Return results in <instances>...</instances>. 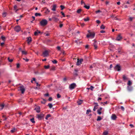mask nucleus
Segmentation results:
<instances>
[{
  "label": "nucleus",
  "instance_id": "obj_1",
  "mask_svg": "<svg viewBox=\"0 0 135 135\" xmlns=\"http://www.w3.org/2000/svg\"><path fill=\"white\" fill-rule=\"evenodd\" d=\"M41 26H44L46 25L47 23V21L45 19H42L40 22Z\"/></svg>",
  "mask_w": 135,
  "mask_h": 135
},
{
  "label": "nucleus",
  "instance_id": "obj_2",
  "mask_svg": "<svg viewBox=\"0 0 135 135\" xmlns=\"http://www.w3.org/2000/svg\"><path fill=\"white\" fill-rule=\"evenodd\" d=\"M95 35V33L94 32L90 33L87 35L86 36L88 38L90 37L92 38L94 37Z\"/></svg>",
  "mask_w": 135,
  "mask_h": 135
},
{
  "label": "nucleus",
  "instance_id": "obj_3",
  "mask_svg": "<svg viewBox=\"0 0 135 135\" xmlns=\"http://www.w3.org/2000/svg\"><path fill=\"white\" fill-rule=\"evenodd\" d=\"M83 61V59H78L76 63V65H79L81 64V62Z\"/></svg>",
  "mask_w": 135,
  "mask_h": 135
},
{
  "label": "nucleus",
  "instance_id": "obj_4",
  "mask_svg": "<svg viewBox=\"0 0 135 135\" xmlns=\"http://www.w3.org/2000/svg\"><path fill=\"white\" fill-rule=\"evenodd\" d=\"M76 87V85L75 83L71 84L69 86V88L70 89L72 90L74 89Z\"/></svg>",
  "mask_w": 135,
  "mask_h": 135
},
{
  "label": "nucleus",
  "instance_id": "obj_5",
  "mask_svg": "<svg viewBox=\"0 0 135 135\" xmlns=\"http://www.w3.org/2000/svg\"><path fill=\"white\" fill-rule=\"evenodd\" d=\"M15 30L18 32L21 30V28L20 26H16L14 28Z\"/></svg>",
  "mask_w": 135,
  "mask_h": 135
},
{
  "label": "nucleus",
  "instance_id": "obj_6",
  "mask_svg": "<svg viewBox=\"0 0 135 135\" xmlns=\"http://www.w3.org/2000/svg\"><path fill=\"white\" fill-rule=\"evenodd\" d=\"M114 69L118 71H120V66L119 65H117L114 68Z\"/></svg>",
  "mask_w": 135,
  "mask_h": 135
},
{
  "label": "nucleus",
  "instance_id": "obj_7",
  "mask_svg": "<svg viewBox=\"0 0 135 135\" xmlns=\"http://www.w3.org/2000/svg\"><path fill=\"white\" fill-rule=\"evenodd\" d=\"M122 38V37L121 34H120L118 35L116 38V40L118 41H120Z\"/></svg>",
  "mask_w": 135,
  "mask_h": 135
},
{
  "label": "nucleus",
  "instance_id": "obj_8",
  "mask_svg": "<svg viewBox=\"0 0 135 135\" xmlns=\"http://www.w3.org/2000/svg\"><path fill=\"white\" fill-rule=\"evenodd\" d=\"M43 115L42 114H37V118L39 120H40L43 116Z\"/></svg>",
  "mask_w": 135,
  "mask_h": 135
},
{
  "label": "nucleus",
  "instance_id": "obj_9",
  "mask_svg": "<svg viewBox=\"0 0 135 135\" xmlns=\"http://www.w3.org/2000/svg\"><path fill=\"white\" fill-rule=\"evenodd\" d=\"M48 52L47 51H45L43 52V56L44 57L47 56L48 55Z\"/></svg>",
  "mask_w": 135,
  "mask_h": 135
},
{
  "label": "nucleus",
  "instance_id": "obj_10",
  "mask_svg": "<svg viewBox=\"0 0 135 135\" xmlns=\"http://www.w3.org/2000/svg\"><path fill=\"white\" fill-rule=\"evenodd\" d=\"M20 89L22 93H23L25 91V89L23 86H21L20 87Z\"/></svg>",
  "mask_w": 135,
  "mask_h": 135
},
{
  "label": "nucleus",
  "instance_id": "obj_11",
  "mask_svg": "<svg viewBox=\"0 0 135 135\" xmlns=\"http://www.w3.org/2000/svg\"><path fill=\"white\" fill-rule=\"evenodd\" d=\"M52 19L55 22H57L59 21V19L56 17L55 16L52 17Z\"/></svg>",
  "mask_w": 135,
  "mask_h": 135
},
{
  "label": "nucleus",
  "instance_id": "obj_12",
  "mask_svg": "<svg viewBox=\"0 0 135 135\" xmlns=\"http://www.w3.org/2000/svg\"><path fill=\"white\" fill-rule=\"evenodd\" d=\"M94 42L93 44L94 46V49H96L97 48V41H94Z\"/></svg>",
  "mask_w": 135,
  "mask_h": 135
},
{
  "label": "nucleus",
  "instance_id": "obj_13",
  "mask_svg": "<svg viewBox=\"0 0 135 135\" xmlns=\"http://www.w3.org/2000/svg\"><path fill=\"white\" fill-rule=\"evenodd\" d=\"M117 117L115 114H113L111 117L112 119L113 120H115L116 119Z\"/></svg>",
  "mask_w": 135,
  "mask_h": 135
},
{
  "label": "nucleus",
  "instance_id": "obj_14",
  "mask_svg": "<svg viewBox=\"0 0 135 135\" xmlns=\"http://www.w3.org/2000/svg\"><path fill=\"white\" fill-rule=\"evenodd\" d=\"M35 109L36 110V112L38 113H39L40 112V108L39 107H37L35 108Z\"/></svg>",
  "mask_w": 135,
  "mask_h": 135
},
{
  "label": "nucleus",
  "instance_id": "obj_15",
  "mask_svg": "<svg viewBox=\"0 0 135 135\" xmlns=\"http://www.w3.org/2000/svg\"><path fill=\"white\" fill-rule=\"evenodd\" d=\"M32 40V38L30 37H29L27 38V41L28 43L29 44V42H30Z\"/></svg>",
  "mask_w": 135,
  "mask_h": 135
},
{
  "label": "nucleus",
  "instance_id": "obj_16",
  "mask_svg": "<svg viewBox=\"0 0 135 135\" xmlns=\"http://www.w3.org/2000/svg\"><path fill=\"white\" fill-rule=\"evenodd\" d=\"M56 5H54L53 6L52 8L51 9L53 11H56Z\"/></svg>",
  "mask_w": 135,
  "mask_h": 135
},
{
  "label": "nucleus",
  "instance_id": "obj_17",
  "mask_svg": "<svg viewBox=\"0 0 135 135\" xmlns=\"http://www.w3.org/2000/svg\"><path fill=\"white\" fill-rule=\"evenodd\" d=\"M118 52L120 54H121L123 52V51L122 50L121 47H119L118 49Z\"/></svg>",
  "mask_w": 135,
  "mask_h": 135
},
{
  "label": "nucleus",
  "instance_id": "obj_18",
  "mask_svg": "<svg viewBox=\"0 0 135 135\" xmlns=\"http://www.w3.org/2000/svg\"><path fill=\"white\" fill-rule=\"evenodd\" d=\"M17 6L16 5H15L14 6V10L16 12L18 10V9H17Z\"/></svg>",
  "mask_w": 135,
  "mask_h": 135
},
{
  "label": "nucleus",
  "instance_id": "obj_19",
  "mask_svg": "<svg viewBox=\"0 0 135 135\" xmlns=\"http://www.w3.org/2000/svg\"><path fill=\"white\" fill-rule=\"evenodd\" d=\"M21 52L23 55H26L27 54V52L25 51H22Z\"/></svg>",
  "mask_w": 135,
  "mask_h": 135
},
{
  "label": "nucleus",
  "instance_id": "obj_20",
  "mask_svg": "<svg viewBox=\"0 0 135 135\" xmlns=\"http://www.w3.org/2000/svg\"><path fill=\"white\" fill-rule=\"evenodd\" d=\"M40 32L39 31L37 30V31L35 32H34V35L35 36L37 35L38 33H40Z\"/></svg>",
  "mask_w": 135,
  "mask_h": 135
},
{
  "label": "nucleus",
  "instance_id": "obj_21",
  "mask_svg": "<svg viewBox=\"0 0 135 135\" xmlns=\"http://www.w3.org/2000/svg\"><path fill=\"white\" fill-rule=\"evenodd\" d=\"M83 100H79L77 102L78 104V105H80L83 102Z\"/></svg>",
  "mask_w": 135,
  "mask_h": 135
},
{
  "label": "nucleus",
  "instance_id": "obj_22",
  "mask_svg": "<svg viewBox=\"0 0 135 135\" xmlns=\"http://www.w3.org/2000/svg\"><path fill=\"white\" fill-rule=\"evenodd\" d=\"M30 120L31 121V122L33 123H35V122L34 120V119L33 118H32L31 119H30Z\"/></svg>",
  "mask_w": 135,
  "mask_h": 135
},
{
  "label": "nucleus",
  "instance_id": "obj_23",
  "mask_svg": "<svg viewBox=\"0 0 135 135\" xmlns=\"http://www.w3.org/2000/svg\"><path fill=\"white\" fill-rule=\"evenodd\" d=\"M84 7L87 9H89L90 8V6H87L85 5V4L84 5Z\"/></svg>",
  "mask_w": 135,
  "mask_h": 135
},
{
  "label": "nucleus",
  "instance_id": "obj_24",
  "mask_svg": "<svg viewBox=\"0 0 135 135\" xmlns=\"http://www.w3.org/2000/svg\"><path fill=\"white\" fill-rule=\"evenodd\" d=\"M51 117V115L50 114H48L46 116V117H45V119L46 120H47L48 119V118Z\"/></svg>",
  "mask_w": 135,
  "mask_h": 135
},
{
  "label": "nucleus",
  "instance_id": "obj_25",
  "mask_svg": "<svg viewBox=\"0 0 135 135\" xmlns=\"http://www.w3.org/2000/svg\"><path fill=\"white\" fill-rule=\"evenodd\" d=\"M128 90L129 91H131L132 90V88L131 87H128Z\"/></svg>",
  "mask_w": 135,
  "mask_h": 135
},
{
  "label": "nucleus",
  "instance_id": "obj_26",
  "mask_svg": "<svg viewBox=\"0 0 135 135\" xmlns=\"http://www.w3.org/2000/svg\"><path fill=\"white\" fill-rule=\"evenodd\" d=\"M98 105H95L94 107V108L93 109V110L94 111H95L96 109H97L98 108Z\"/></svg>",
  "mask_w": 135,
  "mask_h": 135
},
{
  "label": "nucleus",
  "instance_id": "obj_27",
  "mask_svg": "<svg viewBox=\"0 0 135 135\" xmlns=\"http://www.w3.org/2000/svg\"><path fill=\"white\" fill-rule=\"evenodd\" d=\"M4 106V105L3 104H2L0 105V107L1 108V110L2 109Z\"/></svg>",
  "mask_w": 135,
  "mask_h": 135
},
{
  "label": "nucleus",
  "instance_id": "obj_28",
  "mask_svg": "<svg viewBox=\"0 0 135 135\" xmlns=\"http://www.w3.org/2000/svg\"><path fill=\"white\" fill-rule=\"evenodd\" d=\"M35 15L36 16H41V15L40 13H35Z\"/></svg>",
  "mask_w": 135,
  "mask_h": 135
},
{
  "label": "nucleus",
  "instance_id": "obj_29",
  "mask_svg": "<svg viewBox=\"0 0 135 135\" xmlns=\"http://www.w3.org/2000/svg\"><path fill=\"white\" fill-rule=\"evenodd\" d=\"M123 79L124 80H127V79H128L124 75L123 76Z\"/></svg>",
  "mask_w": 135,
  "mask_h": 135
},
{
  "label": "nucleus",
  "instance_id": "obj_30",
  "mask_svg": "<svg viewBox=\"0 0 135 135\" xmlns=\"http://www.w3.org/2000/svg\"><path fill=\"white\" fill-rule=\"evenodd\" d=\"M44 67L45 69H49L50 67V66L49 65H48L47 66H44Z\"/></svg>",
  "mask_w": 135,
  "mask_h": 135
},
{
  "label": "nucleus",
  "instance_id": "obj_31",
  "mask_svg": "<svg viewBox=\"0 0 135 135\" xmlns=\"http://www.w3.org/2000/svg\"><path fill=\"white\" fill-rule=\"evenodd\" d=\"M48 106H49V107L50 108H51L52 107V105L51 104H50V103L49 104H48Z\"/></svg>",
  "mask_w": 135,
  "mask_h": 135
},
{
  "label": "nucleus",
  "instance_id": "obj_32",
  "mask_svg": "<svg viewBox=\"0 0 135 135\" xmlns=\"http://www.w3.org/2000/svg\"><path fill=\"white\" fill-rule=\"evenodd\" d=\"M102 119V118L100 116H98L97 120V121H100Z\"/></svg>",
  "mask_w": 135,
  "mask_h": 135
},
{
  "label": "nucleus",
  "instance_id": "obj_33",
  "mask_svg": "<svg viewBox=\"0 0 135 135\" xmlns=\"http://www.w3.org/2000/svg\"><path fill=\"white\" fill-rule=\"evenodd\" d=\"M108 133V132L105 131L103 133V135H107Z\"/></svg>",
  "mask_w": 135,
  "mask_h": 135
},
{
  "label": "nucleus",
  "instance_id": "obj_34",
  "mask_svg": "<svg viewBox=\"0 0 135 135\" xmlns=\"http://www.w3.org/2000/svg\"><path fill=\"white\" fill-rule=\"evenodd\" d=\"M16 130V129L15 128H13V129L12 130H11V132L12 133H13Z\"/></svg>",
  "mask_w": 135,
  "mask_h": 135
},
{
  "label": "nucleus",
  "instance_id": "obj_35",
  "mask_svg": "<svg viewBox=\"0 0 135 135\" xmlns=\"http://www.w3.org/2000/svg\"><path fill=\"white\" fill-rule=\"evenodd\" d=\"M6 16V12L3 13L2 14V16L3 17H5Z\"/></svg>",
  "mask_w": 135,
  "mask_h": 135
},
{
  "label": "nucleus",
  "instance_id": "obj_36",
  "mask_svg": "<svg viewBox=\"0 0 135 135\" xmlns=\"http://www.w3.org/2000/svg\"><path fill=\"white\" fill-rule=\"evenodd\" d=\"M97 113L99 114H101L100 110L98 109L97 110Z\"/></svg>",
  "mask_w": 135,
  "mask_h": 135
},
{
  "label": "nucleus",
  "instance_id": "obj_37",
  "mask_svg": "<svg viewBox=\"0 0 135 135\" xmlns=\"http://www.w3.org/2000/svg\"><path fill=\"white\" fill-rule=\"evenodd\" d=\"M81 9H79L77 11V12L78 13H80L81 12Z\"/></svg>",
  "mask_w": 135,
  "mask_h": 135
},
{
  "label": "nucleus",
  "instance_id": "obj_38",
  "mask_svg": "<svg viewBox=\"0 0 135 135\" xmlns=\"http://www.w3.org/2000/svg\"><path fill=\"white\" fill-rule=\"evenodd\" d=\"M52 62L54 64H56L57 63V61L56 60H54L52 61Z\"/></svg>",
  "mask_w": 135,
  "mask_h": 135
},
{
  "label": "nucleus",
  "instance_id": "obj_39",
  "mask_svg": "<svg viewBox=\"0 0 135 135\" xmlns=\"http://www.w3.org/2000/svg\"><path fill=\"white\" fill-rule=\"evenodd\" d=\"M60 7L61 8V9L62 10L65 8V7L62 5H61L60 6Z\"/></svg>",
  "mask_w": 135,
  "mask_h": 135
},
{
  "label": "nucleus",
  "instance_id": "obj_40",
  "mask_svg": "<svg viewBox=\"0 0 135 135\" xmlns=\"http://www.w3.org/2000/svg\"><path fill=\"white\" fill-rule=\"evenodd\" d=\"M91 112V110H86V114H88L89 113Z\"/></svg>",
  "mask_w": 135,
  "mask_h": 135
},
{
  "label": "nucleus",
  "instance_id": "obj_41",
  "mask_svg": "<svg viewBox=\"0 0 135 135\" xmlns=\"http://www.w3.org/2000/svg\"><path fill=\"white\" fill-rule=\"evenodd\" d=\"M100 28L101 29H104L105 28V26H104L103 25H102L100 27Z\"/></svg>",
  "mask_w": 135,
  "mask_h": 135
},
{
  "label": "nucleus",
  "instance_id": "obj_42",
  "mask_svg": "<svg viewBox=\"0 0 135 135\" xmlns=\"http://www.w3.org/2000/svg\"><path fill=\"white\" fill-rule=\"evenodd\" d=\"M84 20L85 21H88L89 20V19L88 17H87L86 18H84Z\"/></svg>",
  "mask_w": 135,
  "mask_h": 135
},
{
  "label": "nucleus",
  "instance_id": "obj_43",
  "mask_svg": "<svg viewBox=\"0 0 135 135\" xmlns=\"http://www.w3.org/2000/svg\"><path fill=\"white\" fill-rule=\"evenodd\" d=\"M8 59L9 62H12L13 61V59H10L9 57L8 58Z\"/></svg>",
  "mask_w": 135,
  "mask_h": 135
},
{
  "label": "nucleus",
  "instance_id": "obj_44",
  "mask_svg": "<svg viewBox=\"0 0 135 135\" xmlns=\"http://www.w3.org/2000/svg\"><path fill=\"white\" fill-rule=\"evenodd\" d=\"M128 84L129 85H130L132 84V83L130 81H129L128 83Z\"/></svg>",
  "mask_w": 135,
  "mask_h": 135
},
{
  "label": "nucleus",
  "instance_id": "obj_45",
  "mask_svg": "<svg viewBox=\"0 0 135 135\" xmlns=\"http://www.w3.org/2000/svg\"><path fill=\"white\" fill-rule=\"evenodd\" d=\"M94 88V87H93V86H90V89L91 90H93V89Z\"/></svg>",
  "mask_w": 135,
  "mask_h": 135
},
{
  "label": "nucleus",
  "instance_id": "obj_46",
  "mask_svg": "<svg viewBox=\"0 0 135 135\" xmlns=\"http://www.w3.org/2000/svg\"><path fill=\"white\" fill-rule=\"evenodd\" d=\"M85 25V24L84 23H80L81 26L82 27H83V26H84Z\"/></svg>",
  "mask_w": 135,
  "mask_h": 135
},
{
  "label": "nucleus",
  "instance_id": "obj_47",
  "mask_svg": "<svg viewBox=\"0 0 135 135\" xmlns=\"http://www.w3.org/2000/svg\"><path fill=\"white\" fill-rule=\"evenodd\" d=\"M23 59L24 60H25L26 62H28L29 60L28 59H27V58H26V59H25L24 58H23Z\"/></svg>",
  "mask_w": 135,
  "mask_h": 135
},
{
  "label": "nucleus",
  "instance_id": "obj_48",
  "mask_svg": "<svg viewBox=\"0 0 135 135\" xmlns=\"http://www.w3.org/2000/svg\"><path fill=\"white\" fill-rule=\"evenodd\" d=\"M57 97L58 98H60L61 97L60 95L59 94H57Z\"/></svg>",
  "mask_w": 135,
  "mask_h": 135
},
{
  "label": "nucleus",
  "instance_id": "obj_49",
  "mask_svg": "<svg viewBox=\"0 0 135 135\" xmlns=\"http://www.w3.org/2000/svg\"><path fill=\"white\" fill-rule=\"evenodd\" d=\"M133 18V17H130L129 18V20L130 21H132Z\"/></svg>",
  "mask_w": 135,
  "mask_h": 135
},
{
  "label": "nucleus",
  "instance_id": "obj_50",
  "mask_svg": "<svg viewBox=\"0 0 135 135\" xmlns=\"http://www.w3.org/2000/svg\"><path fill=\"white\" fill-rule=\"evenodd\" d=\"M123 111H124V107L123 106H121L120 108Z\"/></svg>",
  "mask_w": 135,
  "mask_h": 135
},
{
  "label": "nucleus",
  "instance_id": "obj_51",
  "mask_svg": "<svg viewBox=\"0 0 135 135\" xmlns=\"http://www.w3.org/2000/svg\"><path fill=\"white\" fill-rule=\"evenodd\" d=\"M96 22L97 23H98V24H99L100 23V21L99 20H97L96 21Z\"/></svg>",
  "mask_w": 135,
  "mask_h": 135
},
{
  "label": "nucleus",
  "instance_id": "obj_52",
  "mask_svg": "<svg viewBox=\"0 0 135 135\" xmlns=\"http://www.w3.org/2000/svg\"><path fill=\"white\" fill-rule=\"evenodd\" d=\"M61 13L62 15L64 17L65 16V14L64 13L62 12H61Z\"/></svg>",
  "mask_w": 135,
  "mask_h": 135
},
{
  "label": "nucleus",
  "instance_id": "obj_53",
  "mask_svg": "<svg viewBox=\"0 0 135 135\" xmlns=\"http://www.w3.org/2000/svg\"><path fill=\"white\" fill-rule=\"evenodd\" d=\"M57 48L58 50H60V47L59 46H57Z\"/></svg>",
  "mask_w": 135,
  "mask_h": 135
},
{
  "label": "nucleus",
  "instance_id": "obj_54",
  "mask_svg": "<svg viewBox=\"0 0 135 135\" xmlns=\"http://www.w3.org/2000/svg\"><path fill=\"white\" fill-rule=\"evenodd\" d=\"M81 3L82 4H84V5H85V3L83 1H81Z\"/></svg>",
  "mask_w": 135,
  "mask_h": 135
},
{
  "label": "nucleus",
  "instance_id": "obj_55",
  "mask_svg": "<svg viewBox=\"0 0 135 135\" xmlns=\"http://www.w3.org/2000/svg\"><path fill=\"white\" fill-rule=\"evenodd\" d=\"M113 20H118V18L116 17H113Z\"/></svg>",
  "mask_w": 135,
  "mask_h": 135
},
{
  "label": "nucleus",
  "instance_id": "obj_56",
  "mask_svg": "<svg viewBox=\"0 0 135 135\" xmlns=\"http://www.w3.org/2000/svg\"><path fill=\"white\" fill-rule=\"evenodd\" d=\"M1 38L2 39V40H4L5 39V37H3V36H2L1 37Z\"/></svg>",
  "mask_w": 135,
  "mask_h": 135
},
{
  "label": "nucleus",
  "instance_id": "obj_57",
  "mask_svg": "<svg viewBox=\"0 0 135 135\" xmlns=\"http://www.w3.org/2000/svg\"><path fill=\"white\" fill-rule=\"evenodd\" d=\"M20 67V64H17V68H18Z\"/></svg>",
  "mask_w": 135,
  "mask_h": 135
},
{
  "label": "nucleus",
  "instance_id": "obj_58",
  "mask_svg": "<svg viewBox=\"0 0 135 135\" xmlns=\"http://www.w3.org/2000/svg\"><path fill=\"white\" fill-rule=\"evenodd\" d=\"M52 98L50 97V98H49V100L50 101H51L52 100Z\"/></svg>",
  "mask_w": 135,
  "mask_h": 135
},
{
  "label": "nucleus",
  "instance_id": "obj_59",
  "mask_svg": "<svg viewBox=\"0 0 135 135\" xmlns=\"http://www.w3.org/2000/svg\"><path fill=\"white\" fill-rule=\"evenodd\" d=\"M101 12V11L100 10H98L97 11H96V13H99V12Z\"/></svg>",
  "mask_w": 135,
  "mask_h": 135
},
{
  "label": "nucleus",
  "instance_id": "obj_60",
  "mask_svg": "<svg viewBox=\"0 0 135 135\" xmlns=\"http://www.w3.org/2000/svg\"><path fill=\"white\" fill-rule=\"evenodd\" d=\"M36 86H40V84H38V83H36Z\"/></svg>",
  "mask_w": 135,
  "mask_h": 135
},
{
  "label": "nucleus",
  "instance_id": "obj_61",
  "mask_svg": "<svg viewBox=\"0 0 135 135\" xmlns=\"http://www.w3.org/2000/svg\"><path fill=\"white\" fill-rule=\"evenodd\" d=\"M100 32L101 33H103L105 32V31L103 30H102L100 31Z\"/></svg>",
  "mask_w": 135,
  "mask_h": 135
},
{
  "label": "nucleus",
  "instance_id": "obj_62",
  "mask_svg": "<svg viewBox=\"0 0 135 135\" xmlns=\"http://www.w3.org/2000/svg\"><path fill=\"white\" fill-rule=\"evenodd\" d=\"M45 95L46 96H48L49 95V94L48 93H46L45 94Z\"/></svg>",
  "mask_w": 135,
  "mask_h": 135
},
{
  "label": "nucleus",
  "instance_id": "obj_63",
  "mask_svg": "<svg viewBox=\"0 0 135 135\" xmlns=\"http://www.w3.org/2000/svg\"><path fill=\"white\" fill-rule=\"evenodd\" d=\"M62 26H63V24H60L59 25V27L60 28L62 27Z\"/></svg>",
  "mask_w": 135,
  "mask_h": 135
},
{
  "label": "nucleus",
  "instance_id": "obj_64",
  "mask_svg": "<svg viewBox=\"0 0 135 135\" xmlns=\"http://www.w3.org/2000/svg\"><path fill=\"white\" fill-rule=\"evenodd\" d=\"M109 1H106V2H105V3L107 4H109Z\"/></svg>",
  "mask_w": 135,
  "mask_h": 135
}]
</instances>
